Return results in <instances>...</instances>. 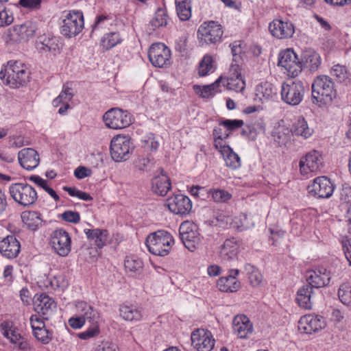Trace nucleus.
<instances>
[{
    "instance_id": "f257e3e1",
    "label": "nucleus",
    "mask_w": 351,
    "mask_h": 351,
    "mask_svg": "<svg viewBox=\"0 0 351 351\" xmlns=\"http://www.w3.org/2000/svg\"><path fill=\"white\" fill-rule=\"evenodd\" d=\"M311 90L313 103L319 106L331 103L337 96L334 83L331 78L326 75L317 77L312 84Z\"/></svg>"
},
{
    "instance_id": "f03ea898",
    "label": "nucleus",
    "mask_w": 351,
    "mask_h": 351,
    "mask_svg": "<svg viewBox=\"0 0 351 351\" xmlns=\"http://www.w3.org/2000/svg\"><path fill=\"white\" fill-rule=\"evenodd\" d=\"M0 78L12 88L24 86L28 81L29 72L26 66L19 61H9L4 70L0 71Z\"/></svg>"
},
{
    "instance_id": "7ed1b4c3",
    "label": "nucleus",
    "mask_w": 351,
    "mask_h": 351,
    "mask_svg": "<svg viewBox=\"0 0 351 351\" xmlns=\"http://www.w3.org/2000/svg\"><path fill=\"white\" fill-rule=\"evenodd\" d=\"M145 244L152 254L165 256L169 254L171 246L174 244V239L168 232L158 230L147 237Z\"/></svg>"
},
{
    "instance_id": "20e7f679",
    "label": "nucleus",
    "mask_w": 351,
    "mask_h": 351,
    "mask_svg": "<svg viewBox=\"0 0 351 351\" xmlns=\"http://www.w3.org/2000/svg\"><path fill=\"white\" fill-rule=\"evenodd\" d=\"M306 89V86L302 81L288 80L282 84L281 99L287 105L298 106L302 101Z\"/></svg>"
},
{
    "instance_id": "39448f33",
    "label": "nucleus",
    "mask_w": 351,
    "mask_h": 351,
    "mask_svg": "<svg viewBox=\"0 0 351 351\" xmlns=\"http://www.w3.org/2000/svg\"><path fill=\"white\" fill-rule=\"evenodd\" d=\"M134 149L131 138L128 136L117 135L110 142V152L112 160L116 162L127 160Z\"/></svg>"
},
{
    "instance_id": "423d86ee",
    "label": "nucleus",
    "mask_w": 351,
    "mask_h": 351,
    "mask_svg": "<svg viewBox=\"0 0 351 351\" xmlns=\"http://www.w3.org/2000/svg\"><path fill=\"white\" fill-rule=\"evenodd\" d=\"M9 192L19 204L27 207L35 203L38 198L36 190L27 183H14L10 185Z\"/></svg>"
},
{
    "instance_id": "0eeeda50",
    "label": "nucleus",
    "mask_w": 351,
    "mask_h": 351,
    "mask_svg": "<svg viewBox=\"0 0 351 351\" xmlns=\"http://www.w3.org/2000/svg\"><path fill=\"white\" fill-rule=\"evenodd\" d=\"M84 16L80 11H70L62 22L61 34L66 38L79 34L84 28Z\"/></svg>"
},
{
    "instance_id": "6e6552de",
    "label": "nucleus",
    "mask_w": 351,
    "mask_h": 351,
    "mask_svg": "<svg viewBox=\"0 0 351 351\" xmlns=\"http://www.w3.org/2000/svg\"><path fill=\"white\" fill-rule=\"evenodd\" d=\"M106 125L114 130H119L132 123V116L128 111L114 108L108 110L103 117Z\"/></svg>"
},
{
    "instance_id": "1a4fd4ad",
    "label": "nucleus",
    "mask_w": 351,
    "mask_h": 351,
    "mask_svg": "<svg viewBox=\"0 0 351 351\" xmlns=\"http://www.w3.org/2000/svg\"><path fill=\"white\" fill-rule=\"evenodd\" d=\"M223 29L221 25L217 22L210 21L203 23L197 30L199 39L206 44H216L221 41L223 35Z\"/></svg>"
},
{
    "instance_id": "9d476101",
    "label": "nucleus",
    "mask_w": 351,
    "mask_h": 351,
    "mask_svg": "<svg viewBox=\"0 0 351 351\" xmlns=\"http://www.w3.org/2000/svg\"><path fill=\"white\" fill-rule=\"evenodd\" d=\"M278 64L283 67L287 71V75L292 77L298 76L302 71V62L291 49H287L279 53Z\"/></svg>"
},
{
    "instance_id": "9b49d317",
    "label": "nucleus",
    "mask_w": 351,
    "mask_h": 351,
    "mask_svg": "<svg viewBox=\"0 0 351 351\" xmlns=\"http://www.w3.org/2000/svg\"><path fill=\"white\" fill-rule=\"evenodd\" d=\"M335 186L326 176L317 177L307 186L308 193L316 198H328L334 191Z\"/></svg>"
},
{
    "instance_id": "f8f14e48",
    "label": "nucleus",
    "mask_w": 351,
    "mask_h": 351,
    "mask_svg": "<svg viewBox=\"0 0 351 351\" xmlns=\"http://www.w3.org/2000/svg\"><path fill=\"white\" fill-rule=\"evenodd\" d=\"M148 57L154 66L164 67L171 64V51L163 43L153 44L148 51Z\"/></svg>"
},
{
    "instance_id": "ddd939ff",
    "label": "nucleus",
    "mask_w": 351,
    "mask_h": 351,
    "mask_svg": "<svg viewBox=\"0 0 351 351\" xmlns=\"http://www.w3.org/2000/svg\"><path fill=\"white\" fill-rule=\"evenodd\" d=\"M71 237L63 229L54 230L51 235L50 243L55 252L61 256H66L71 252Z\"/></svg>"
},
{
    "instance_id": "4468645a",
    "label": "nucleus",
    "mask_w": 351,
    "mask_h": 351,
    "mask_svg": "<svg viewBox=\"0 0 351 351\" xmlns=\"http://www.w3.org/2000/svg\"><path fill=\"white\" fill-rule=\"evenodd\" d=\"M221 83L228 90H232L236 92H241L244 90L245 84L241 75L240 66L237 64L232 63L228 76L223 77V80Z\"/></svg>"
},
{
    "instance_id": "2eb2a0df",
    "label": "nucleus",
    "mask_w": 351,
    "mask_h": 351,
    "mask_svg": "<svg viewBox=\"0 0 351 351\" xmlns=\"http://www.w3.org/2000/svg\"><path fill=\"white\" fill-rule=\"evenodd\" d=\"M166 204L171 213L182 216L189 214L192 209L191 199L182 194H176L169 197Z\"/></svg>"
},
{
    "instance_id": "dca6fc26",
    "label": "nucleus",
    "mask_w": 351,
    "mask_h": 351,
    "mask_svg": "<svg viewBox=\"0 0 351 351\" xmlns=\"http://www.w3.org/2000/svg\"><path fill=\"white\" fill-rule=\"evenodd\" d=\"M192 345L197 351H211L215 339L211 332L204 329H197L191 334Z\"/></svg>"
},
{
    "instance_id": "f3484780",
    "label": "nucleus",
    "mask_w": 351,
    "mask_h": 351,
    "mask_svg": "<svg viewBox=\"0 0 351 351\" xmlns=\"http://www.w3.org/2000/svg\"><path fill=\"white\" fill-rule=\"evenodd\" d=\"M326 326L323 317L312 314L305 315L298 322V330L306 334L318 332Z\"/></svg>"
},
{
    "instance_id": "a211bd4d",
    "label": "nucleus",
    "mask_w": 351,
    "mask_h": 351,
    "mask_svg": "<svg viewBox=\"0 0 351 351\" xmlns=\"http://www.w3.org/2000/svg\"><path fill=\"white\" fill-rule=\"evenodd\" d=\"M269 30L275 38L287 39L293 36L295 32V27L288 20L275 19L269 23Z\"/></svg>"
},
{
    "instance_id": "6ab92c4d",
    "label": "nucleus",
    "mask_w": 351,
    "mask_h": 351,
    "mask_svg": "<svg viewBox=\"0 0 351 351\" xmlns=\"http://www.w3.org/2000/svg\"><path fill=\"white\" fill-rule=\"evenodd\" d=\"M1 332L5 337L10 339V341L16 345L20 350H26L29 348L27 341L21 335L12 322H2L1 324Z\"/></svg>"
},
{
    "instance_id": "aec40b11",
    "label": "nucleus",
    "mask_w": 351,
    "mask_h": 351,
    "mask_svg": "<svg viewBox=\"0 0 351 351\" xmlns=\"http://www.w3.org/2000/svg\"><path fill=\"white\" fill-rule=\"evenodd\" d=\"M179 233L184 246L190 251H193L199 245V234L193 229V226L182 223L180 226Z\"/></svg>"
},
{
    "instance_id": "412c9836",
    "label": "nucleus",
    "mask_w": 351,
    "mask_h": 351,
    "mask_svg": "<svg viewBox=\"0 0 351 351\" xmlns=\"http://www.w3.org/2000/svg\"><path fill=\"white\" fill-rule=\"evenodd\" d=\"M34 308L36 312L43 315L45 319H49L50 315L56 308L55 301L46 293L36 294L34 298Z\"/></svg>"
},
{
    "instance_id": "4be33fe9",
    "label": "nucleus",
    "mask_w": 351,
    "mask_h": 351,
    "mask_svg": "<svg viewBox=\"0 0 351 351\" xmlns=\"http://www.w3.org/2000/svg\"><path fill=\"white\" fill-rule=\"evenodd\" d=\"M18 160L21 166L28 171L34 169L40 163L39 155L32 148L22 149L18 154Z\"/></svg>"
},
{
    "instance_id": "5701e85b",
    "label": "nucleus",
    "mask_w": 351,
    "mask_h": 351,
    "mask_svg": "<svg viewBox=\"0 0 351 351\" xmlns=\"http://www.w3.org/2000/svg\"><path fill=\"white\" fill-rule=\"evenodd\" d=\"M21 245L14 235H8L0 240V253L8 258H13L20 252Z\"/></svg>"
},
{
    "instance_id": "b1692460",
    "label": "nucleus",
    "mask_w": 351,
    "mask_h": 351,
    "mask_svg": "<svg viewBox=\"0 0 351 351\" xmlns=\"http://www.w3.org/2000/svg\"><path fill=\"white\" fill-rule=\"evenodd\" d=\"M239 274V269H230L228 276L221 277L217 280L219 289L223 292H235L239 290L241 283L236 278Z\"/></svg>"
},
{
    "instance_id": "393cba45",
    "label": "nucleus",
    "mask_w": 351,
    "mask_h": 351,
    "mask_svg": "<svg viewBox=\"0 0 351 351\" xmlns=\"http://www.w3.org/2000/svg\"><path fill=\"white\" fill-rule=\"evenodd\" d=\"M276 95V88L271 83L265 82L256 86L254 100L263 104L274 99Z\"/></svg>"
},
{
    "instance_id": "a878e982",
    "label": "nucleus",
    "mask_w": 351,
    "mask_h": 351,
    "mask_svg": "<svg viewBox=\"0 0 351 351\" xmlns=\"http://www.w3.org/2000/svg\"><path fill=\"white\" fill-rule=\"evenodd\" d=\"M320 154L318 152L313 150L308 152L305 157L300 161V171L303 174H307L308 171L314 172L319 169Z\"/></svg>"
},
{
    "instance_id": "bb28decb",
    "label": "nucleus",
    "mask_w": 351,
    "mask_h": 351,
    "mask_svg": "<svg viewBox=\"0 0 351 351\" xmlns=\"http://www.w3.org/2000/svg\"><path fill=\"white\" fill-rule=\"evenodd\" d=\"M160 175L156 176L152 181V191L160 196H165L171 188V180L160 168Z\"/></svg>"
},
{
    "instance_id": "cd10ccee",
    "label": "nucleus",
    "mask_w": 351,
    "mask_h": 351,
    "mask_svg": "<svg viewBox=\"0 0 351 351\" xmlns=\"http://www.w3.org/2000/svg\"><path fill=\"white\" fill-rule=\"evenodd\" d=\"M233 331L241 339L247 338L253 330L250 319L245 315H237L233 319Z\"/></svg>"
},
{
    "instance_id": "c85d7f7f",
    "label": "nucleus",
    "mask_w": 351,
    "mask_h": 351,
    "mask_svg": "<svg viewBox=\"0 0 351 351\" xmlns=\"http://www.w3.org/2000/svg\"><path fill=\"white\" fill-rule=\"evenodd\" d=\"M76 308L78 314L84 318L86 322L89 324H99L100 316L97 309L85 302H77Z\"/></svg>"
},
{
    "instance_id": "c756f323",
    "label": "nucleus",
    "mask_w": 351,
    "mask_h": 351,
    "mask_svg": "<svg viewBox=\"0 0 351 351\" xmlns=\"http://www.w3.org/2000/svg\"><path fill=\"white\" fill-rule=\"evenodd\" d=\"M314 300V291L309 285H304L297 292L296 301L300 307L311 309Z\"/></svg>"
},
{
    "instance_id": "7c9ffc66",
    "label": "nucleus",
    "mask_w": 351,
    "mask_h": 351,
    "mask_svg": "<svg viewBox=\"0 0 351 351\" xmlns=\"http://www.w3.org/2000/svg\"><path fill=\"white\" fill-rule=\"evenodd\" d=\"M219 145L217 149L222 155L226 165L232 169H237L241 167V159L238 154L234 152L229 145Z\"/></svg>"
},
{
    "instance_id": "2f4dec72",
    "label": "nucleus",
    "mask_w": 351,
    "mask_h": 351,
    "mask_svg": "<svg viewBox=\"0 0 351 351\" xmlns=\"http://www.w3.org/2000/svg\"><path fill=\"white\" fill-rule=\"evenodd\" d=\"M239 244L234 238L226 239L219 251L220 258L223 261H230L237 256Z\"/></svg>"
},
{
    "instance_id": "473e14b6",
    "label": "nucleus",
    "mask_w": 351,
    "mask_h": 351,
    "mask_svg": "<svg viewBox=\"0 0 351 351\" xmlns=\"http://www.w3.org/2000/svg\"><path fill=\"white\" fill-rule=\"evenodd\" d=\"M301 62L302 68L304 66L311 71H315L321 64V58L317 52L308 50L303 53Z\"/></svg>"
},
{
    "instance_id": "72a5a7b5",
    "label": "nucleus",
    "mask_w": 351,
    "mask_h": 351,
    "mask_svg": "<svg viewBox=\"0 0 351 351\" xmlns=\"http://www.w3.org/2000/svg\"><path fill=\"white\" fill-rule=\"evenodd\" d=\"M87 238L90 241H94L95 245L98 248H102L106 244L108 231L106 230L85 229L84 230Z\"/></svg>"
},
{
    "instance_id": "f704fd0d",
    "label": "nucleus",
    "mask_w": 351,
    "mask_h": 351,
    "mask_svg": "<svg viewBox=\"0 0 351 351\" xmlns=\"http://www.w3.org/2000/svg\"><path fill=\"white\" fill-rule=\"evenodd\" d=\"M22 220L25 225L32 231H36L43 225L41 215L36 211L23 213Z\"/></svg>"
},
{
    "instance_id": "c9c22d12",
    "label": "nucleus",
    "mask_w": 351,
    "mask_h": 351,
    "mask_svg": "<svg viewBox=\"0 0 351 351\" xmlns=\"http://www.w3.org/2000/svg\"><path fill=\"white\" fill-rule=\"evenodd\" d=\"M37 27L35 23L27 21L23 24L16 25L13 27L14 32L21 39L27 40L34 36Z\"/></svg>"
},
{
    "instance_id": "e433bc0d",
    "label": "nucleus",
    "mask_w": 351,
    "mask_h": 351,
    "mask_svg": "<svg viewBox=\"0 0 351 351\" xmlns=\"http://www.w3.org/2000/svg\"><path fill=\"white\" fill-rule=\"evenodd\" d=\"M156 160L151 154H139L134 162L136 169L140 171H150L155 166Z\"/></svg>"
},
{
    "instance_id": "4c0bfd02",
    "label": "nucleus",
    "mask_w": 351,
    "mask_h": 351,
    "mask_svg": "<svg viewBox=\"0 0 351 351\" xmlns=\"http://www.w3.org/2000/svg\"><path fill=\"white\" fill-rule=\"evenodd\" d=\"M291 131L292 134L296 136H301L304 138L310 137L313 132L308 127L306 121L303 117H299L293 122Z\"/></svg>"
},
{
    "instance_id": "58836bf2",
    "label": "nucleus",
    "mask_w": 351,
    "mask_h": 351,
    "mask_svg": "<svg viewBox=\"0 0 351 351\" xmlns=\"http://www.w3.org/2000/svg\"><path fill=\"white\" fill-rule=\"evenodd\" d=\"M58 41L56 37L42 36L38 38L36 46L40 51L56 52L59 50Z\"/></svg>"
},
{
    "instance_id": "ea45409f",
    "label": "nucleus",
    "mask_w": 351,
    "mask_h": 351,
    "mask_svg": "<svg viewBox=\"0 0 351 351\" xmlns=\"http://www.w3.org/2000/svg\"><path fill=\"white\" fill-rule=\"evenodd\" d=\"M222 80L223 76H221L211 84L206 85L202 87L198 85H194L193 89L197 94H199L200 97L203 98H209L210 97H213L215 92L219 91L217 88Z\"/></svg>"
},
{
    "instance_id": "a19ab883",
    "label": "nucleus",
    "mask_w": 351,
    "mask_h": 351,
    "mask_svg": "<svg viewBox=\"0 0 351 351\" xmlns=\"http://www.w3.org/2000/svg\"><path fill=\"white\" fill-rule=\"evenodd\" d=\"M119 311L120 315L126 321H139L143 317L141 310L134 306H121Z\"/></svg>"
},
{
    "instance_id": "79ce46f5",
    "label": "nucleus",
    "mask_w": 351,
    "mask_h": 351,
    "mask_svg": "<svg viewBox=\"0 0 351 351\" xmlns=\"http://www.w3.org/2000/svg\"><path fill=\"white\" fill-rule=\"evenodd\" d=\"M331 75L339 83L347 85L350 82V73L345 66L335 65L331 69Z\"/></svg>"
},
{
    "instance_id": "37998d69",
    "label": "nucleus",
    "mask_w": 351,
    "mask_h": 351,
    "mask_svg": "<svg viewBox=\"0 0 351 351\" xmlns=\"http://www.w3.org/2000/svg\"><path fill=\"white\" fill-rule=\"evenodd\" d=\"M177 14L180 20L187 21L191 16V3L188 0H176Z\"/></svg>"
},
{
    "instance_id": "c03bdc74",
    "label": "nucleus",
    "mask_w": 351,
    "mask_h": 351,
    "mask_svg": "<svg viewBox=\"0 0 351 351\" xmlns=\"http://www.w3.org/2000/svg\"><path fill=\"white\" fill-rule=\"evenodd\" d=\"M167 24V15L163 9L159 8L156 12L155 15L152 20L149 22V26L152 27V30H155L156 28L165 26Z\"/></svg>"
},
{
    "instance_id": "a18cd8bd",
    "label": "nucleus",
    "mask_w": 351,
    "mask_h": 351,
    "mask_svg": "<svg viewBox=\"0 0 351 351\" xmlns=\"http://www.w3.org/2000/svg\"><path fill=\"white\" fill-rule=\"evenodd\" d=\"M244 269L248 276L252 285L257 286L261 282L263 279L262 275L254 266L247 263L245 265Z\"/></svg>"
},
{
    "instance_id": "49530a36",
    "label": "nucleus",
    "mask_w": 351,
    "mask_h": 351,
    "mask_svg": "<svg viewBox=\"0 0 351 351\" xmlns=\"http://www.w3.org/2000/svg\"><path fill=\"white\" fill-rule=\"evenodd\" d=\"M122 39L117 32H110L105 34L101 40L102 45L106 49H110L117 45L121 43Z\"/></svg>"
},
{
    "instance_id": "de8ad7c7",
    "label": "nucleus",
    "mask_w": 351,
    "mask_h": 351,
    "mask_svg": "<svg viewBox=\"0 0 351 351\" xmlns=\"http://www.w3.org/2000/svg\"><path fill=\"white\" fill-rule=\"evenodd\" d=\"M29 180L34 182L40 188L43 189L56 201L59 199V196L57 195L56 192L47 185V182L45 180L43 179L39 176H31L29 178Z\"/></svg>"
},
{
    "instance_id": "09e8293b",
    "label": "nucleus",
    "mask_w": 351,
    "mask_h": 351,
    "mask_svg": "<svg viewBox=\"0 0 351 351\" xmlns=\"http://www.w3.org/2000/svg\"><path fill=\"white\" fill-rule=\"evenodd\" d=\"M306 285H309L313 289H318L321 287H325L324 281H322L320 276L318 275V273H317V269L307 272Z\"/></svg>"
},
{
    "instance_id": "8fccbe9b",
    "label": "nucleus",
    "mask_w": 351,
    "mask_h": 351,
    "mask_svg": "<svg viewBox=\"0 0 351 351\" xmlns=\"http://www.w3.org/2000/svg\"><path fill=\"white\" fill-rule=\"evenodd\" d=\"M124 266L126 270L136 272L143 268V262L136 256H127L125 260Z\"/></svg>"
},
{
    "instance_id": "3c124183",
    "label": "nucleus",
    "mask_w": 351,
    "mask_h": 351,
    "mask_svg": "<svg viewBox=\"0 0 351 351\" xmlns=\"http://www.w3.org/2000/svg\"><path fill=\"white\" fill-rule=\"evenodd\" d=\"M210 193L217 203H226L232 198V194L223 189H211Z\"/></svg>"
},
{
    "instance_id": "603ef678",
    "label": "nucleus",
    "mask_w": 351,
    "mask_h": 351,
    "mask_svg": "<svg viewBox=\"0 0 351 351\" xmlns=\"http://www.w3.org/2000/svg\"><path fill=\"white\" fill-rule=\"evenodd\" d=\"M159 147V143L156 140L155 137L152 136L147 137L146 140L143 141V152L145 154H151L156 152Z\"/></svg>"
},
{
    "instance_id": "864d4df0",
    "label": "nucleus",
    "mask_w": 351,
    "mask_h": 351,
    "mask_svg": "<svg viewBox=\"0 0 351 351\" xmlns=\"http://www.w3.org/2000/svg\"><path fill=\"white\" fill-rule=\"evenodd\" d=\"M338 297L344 304H349L351 302V289L347 284L340 285Z\"/></svg>"
},
{
    "instance_id": "5fc2aeb1",
    "label": "nucleus",
    "mask_w": 351,
    "mask_h": 351,
    "mask_svg": "<svg viewBox=\"0 0 351 351\" xmlns=\"http://www.w3.org/2000/svg\"><path fill=\"white\" fill-rule=\"evenodd\" d=\"M213 58L210 56H205L201 60L199 66V75L206 76L213 68Z\"/></svg>"
},
{
    "instance_id": "6e6d98bb",
    "label": "nucleus",
    "mask_w": 351,
    "mask_h": 351,
    "mask_svg": "<svg viewBox=\"0 0 351 351\" xmlns=\"http://www.w3.org/2000/svg\"><path fill=\"white\" fill-rule=\"evenodd\" d=\"M33 334L43 344H47L51 340V333L45 327L37 328L33 331Z\"/></svg>"
},
{
    "instance_id": "4d7b16f0",
    "label": "nucleus",
    "mask_w": 351,
    "mask_h": 351,
    "mask_svg": "<svg viewBox=\"0 0 351 351\" xmlns=\"http://www.w3.org/2000/svg\"><path fill=\"white\" fill-rule=\"evenodd\" d=\"M219 124L226 127L227 130L232 131L242 127L244 123L239 119H225L221 121Z\"/></svg>"
},
{
    "instance_id": "13d9d810",
    "label": "nucleus",
    "mask_w": 351,
    "mask_h": 351,
    "mask_svg": "<svg viewBox=\"0 0 351 351\" xmlns=\"http://www.w3.org/2000/svg\"><path fill=\"white\" fill-rule=\"evenodd\" d=\"M51 287L54 289H64L67 286V282L65 280V278L62 275L55 276L51 278L49 280Z\"/></svg>"
},
{
    "instance_id": "bf43d9fd",
    "label": "nucleus",
    "mask_w": 351,
    "mask_h": 351,
    "mask_svg": "<svg viewBox=\"0 0 351 351\" xmlns=\"http://www.w3.org/2000/svg\"><path fill=\"white\" fill-rule=\"evenodd\" d=\"M62 219L65 221L77 223L80 221V215L77 212L66 210L61 215Z\"/></svg>"
},
{
    "instance_id": "052dcab7",
    "label": "nucleus",
    "mask_w": 351,
    "mask_h": 351,
    "mask_svg": "<svg viewBox=\"0 0 351 351\" xmlns=\"http://www.w3.org/2000/svg\"><path fill=\"white\" fill-rule=\"evenodd\" d=\"M13 16L7 10L0 7V27L8 25L13 21Z\"/></svg>"
},
{
    "instance_id": "680f3d73",
    "label": "nucleus",
    "mask_w": 351,
    "mask_h": 351,
    "mask_svg": "<svg viewBox=\"0 0 351 351\" xmlns=\"http://www.w3.org/2000/svg\"><path fill=\"white\" fill-rule=\"evenodd\" d=\"M92 170L84 166H80L74 171V176L80 180L90 176Z\"/></svg>"
},
{
    "instance_id": "e2e57ef3",
    "label": "nucleus",
    "mask_w": 351,
    "mask_h": 351,
    "mask_svg": "<svg viewBox=\"0 0 351 351\" xmlns=\"http://www.w3.org/2000/svg\"><path fill=\"white\" fill-rule=\"evenodd\" d=\"M42 0H19V4L23 8L37 10L40 7Z\"/></svg>"
},
{
    "instance_id": "0e129e2a",
    "label": "nucleus",
    "mask_w": 351,
    "mask_h": 351,
    "mask_svg": "<svg viewBox=\"0 0 351 351\" xmlns=\"http://www.w3.org/2000/svg\"><path fill=\"white\" fill-rule=\"evenodd\" d=\"M213 135L214 136L215 147L217 149H219V145H225L223 143V132L221 128H216L213 130Z\"/></svg>"
},
{
    "instance_id": "69168bd1",
    "label": "nucleus",
    "mask_w": 351,
    "mask_h": 351,
    "mask_svg": "<svg viewBox=\"0 0 351 351\" xmlns=\"http://www.w3.org/2000/svg\"><path fill=\"white\" fill-rule=\"evenodd\" d=\"M85 323L84 318L80 314L77 317H72L69 319L70 326L74 329L80 328Z\"/></svg>"
},
{
    "instance_id": "338daca9",
    "label": "nucleus",
    "mask_w": 351,
    "mask_h": 351,
    "mask_svg": "<svg viewBox=\"0 0 351 351\" xmlns=\"http://www.w3.org/2000/svg\"><path fill=\"white\" fill-rule=\"evenodd\" d=\"M116 345L109 341H101L95 348L94 351H116Z\"/></svg>"
},
{
    "instance_id": "774afa93",
    "label": "nucleus",
    "mask_w": 351,
    "mask_h": 351,
    "mask_svg": "<svg viewBox=\"0 0 351 351\" xmlns=\"http://www.w3.org/2000/svg\"><path fill=\"white\" fill-rule=\"evenodd\" d=\"M30 324L32 330H36L38 328L45 327L44 322L36 315H32L30 317Z\"/></svg>"
}]
</instances>
